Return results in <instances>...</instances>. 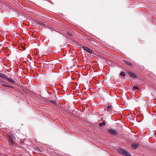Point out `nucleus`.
<instances>
[{
    "mask_svg": "<svg viewBox=\"0 0 156 156\" xmlns=\"http://www.w3.org/2000/svg\"><path fill=\"white\" fill-rule=\"evenodd\" d=\"M133 89L134 90H139V88L137 87L136 86H133Z\"/></svg>",
    "mask_w": 156,
    "mask_h": 156,
    "instance_id": "4468645a",
    "label": "nucleus"
},
{
    "mask_svg": "<svg viewBox=\"0 0 156 156\" xmlns=\"http://www.w3.org/2000/svg\"><path fill=\"white\" fill-rule=\"evenodd\" d=\"M108 132L113 135H116L118 134V131L117 130H114L112 129H108Z\"/></svg>",
    "mask_w": 156,
    "mask_h": 156,
    "instance_id": "7ed1b4c3",
    "label": "nucleus"
},
{
    "mask_svg": "<svg viewBox=\"0 0 156 156\" xmlns=\"http://www.w3.org/2000/svg\"><path fill=\"white\" fill-rule=\"evenodd\" d=\"M0 81L1 82H2V80L1 79H0Z\"/></svg>",
    "mask_w": 156,
    "mask_h": 156,
    "instance_id": "a211bd4d",
    "label": "nucleus"
},
{
    "mask_svg": "<svg viewBox=\"0 0 156 156\" xmlns=\"http://www.w3.org/2000/svg\"><path fill=\"white\" fill-rule=\"evenodd\" d=\"M128 73L131 77L134 78H138L137 76L135 74L129 71L128 72Z\"/></svg>",
    "mask_w": 156,
    "mask_h": 156,
    "instance_id": "20e7f679",
    "label": "nucleus"
},
{
    "mask_svg": "<svg viewBox=\"0 0 156 156\" xmlns=\"http://www.w3.org/2000/svg\"><path fill=\"white\" fill-rule=\"evenodd\" d=\"M36 151H39V152H40V150L38 148H37L36 149Z\"/></svg>",
    "mask_w": 156,
    "mask_h": 156,
    "instance_id": "dca6fc26",
    "label": "nucleus"
},
{
    "mask_svg": "<svg viewBox=\"0 0 156 156\" xmlns=\"http://www.w3.org/2000/svg\"><path fill=\"white\" fill-rule=\"evenodd\" d=\"M67 34H68L69 36H70L71 37H72V34H71L70 33H68V32H67Z\"/></svg>",
    "mask_w": 156,
    "mask_h": 156,
    "instance_id": "2eb2a0df",
    "label": "nucleus"
},
{
    "mask_svg": "<svg viewBox=\"0 0 156 156\" xmlns=\"http://www.w3.org/2000/svg\"><path fill=\"white\" fill-rule=\"evenodd\" d=\"M138 147V145L136 144H133L132 145L131 147L133 149H135L136 148H137Z\"/></svg>",
    "mask_w": 156,
    "mask_h": 156,
    "instance_id": "1a4fd4ad",
    "label": "nucleus"
},
{
    "mask_svg": "<svg viewBox=\"0 0 156 156\" xmlns=\"http://www.w3.org/2000/svg\"><path fill=\"white\" fill-rule=\"evenodd\" d=\"M105 124V121H104L100 123L99 124V126L100 127H102Z\"/></svg>",
    "mask_w": 156,
    "mask_h": 156,
    "instance_id": "f8f14e48",
    "label": "nucleus"
},
{
    "mask_svg": "<svg viewBox=\"0 0 156 156\" xmlns=\"http://www.w3.org/2000/svg\"><path fill=\"white\" fill-rule=\"evenodd\" d=\"M123 61L126 64L128 65L129 66H133V65L132 63H131L129 61H127L125 60H123Z\"/></svg>",
    "mask_w": 156,
    "mask_h": 156,
    "instance_id": "6e6552de",
    "label": "nucleus"
},
{
    "mask_svg": "<svg viewBox=\"0 0 156 156\" xmlns=\"http://www.w3.org/2000/svg\"><path fill=\"white\" fill-rule=\"evenodd\" d=\"M110 105H108L107 106V111L110 113H112L113 109V107L111 104H110Z\"/></svg>",
    "mask_w": 156,
    "mask_h": 156,
    "instance_id": "39448f33",
    "label": "nucleus"
},
{
    "mask_svg": "<svg viewBox=\"0 0 156 156\" xmlns=\"http://www.w3.org/2000/svg\"><path fill=\"white\" fill-rule=\"evenodd\" d=\"M51 102L52 103H55V102L53 101H51Z\"/></svg>",
    "mask_w": 156,
    "mask_h": 156,
    "instance_id": "f3484780",
    "label": "nucleus"
},
{
    "mask_svg": "<svg viewBox=\"0 0 156 156\" xmlns=\"http://www.w3.org/2000/svg\"><path fill=\"white\" fill-rule=\"evenodd\" d=\"M118 152L122 155L126 156H131V154L126 151L122 148H119L118 150Z\"/></svg>",
    "mask_w": 156,
    "mask_h": 156,
    "instance_id": "f257e3e1",
    "label": "nucleus"
},
{
    "mask_svg": "<svg viewBox=\"0 0 156 156\" xmlns=\"http://www.w3.org/2000/svg\"><path fill=\"white\" fill-rule=\"evenodd\" d=\"M13 135L12 134H10L8 135L7 137V140L11 144H13L14 143L13 140Z\"/></svg>",
    "mask_w": 156,
    "mask_h": 156,
    "instance_id": "f03ea898",
    "label": "nucleus"
},
{
    "mask_svg": "<svg viewBox=\"0 0 156 156\" xmlns=\"http://www.w3.org/2000/svg\"><path fill=\"white\" fill-rule=\"evenodd\" d=\"M82 48L84 50L87 51L89 53H92V51L91 49L86 46L82 47Z\"/></svg>",
    "mask_w": 156,
    "mask_h": 156,
    "instance_id": "423d86ee",
    "label": "nucleus"
},
{
    "mask_svg": "<svg viewBox=\"0 0 156 156\" xmlns=\"http://www.w3.org/2000/svg\"><path fill=\"white\" fill-rule=\"evenodd\" d=\"M126 74L123 72H122L120 74V75L122 76L123 77H124L125 76Z\"/></svg>",
    "mask_w": 156,
    "mask_h": 156,
    "instance_id": "ddd939ff",
    "label": "nucleus"
},
{
    "mask_svg": "<svg viewBox=\"0 0 156 156\" xmlns=\"http://www.w3.org/2000/svg\"><path fill=\"white\" fill-rule=\"evenodd\" d=\"M0 77L5 79H6L7 77L5 75L2 73H0Z\"/></svg>",
    "mask_w": 156,
    "mask_h": 156,
    "instance_id": "0eeeda50",
    "label": "nucleus"
},
{
    "mask_svg": "<svg viewBox=\"0 0 156 156\" xmlns=\"http://www.w3.org/2000/svg\"><path fill=\"white\" fill-rule=\"evenodd\" d=\"M155 135H156V132L155 133Z\"/></svg>",
    "mask_w": 156,
    "mask_h": 156,
    "instance_id": "6ab92c4d",
    "label": "nucleus"
},
{
    "mask_svg": "<svg viewBox=\"0 0 156 156\" xmlns=\"http://www.w3.org/2000/svg\"><path fill=\"white\" fill-rule=\"evenodd\" d=\"M7 81L12 83H14V81L13 80L10 79L9 78H8L7 77V78L6 79Z\"/></svg>",
    "mask_w": 156,
    "mask_h": 156,
    "instance_id": "9b49d317",
    "label": "nucleus"
},
{
    "mask_svg": "<svg viewBox=\"0 0 156 156\" xmlns=\"http://www.w3.org/2000/svg\"><path fill=\"white\" fill-rule=\"evenodd\" d=\"M2 85L6 87H10L11 88H13V87L12 86L5 84H2Z\"/></svg>",
    "mask_w": 156,
    "mask_h": 156,
    "instance_id": "9d476101",
    "label": "nucleus"
}]
</instances>
